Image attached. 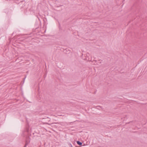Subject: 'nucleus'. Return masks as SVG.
I'll use <instances>...</instances> for the list:
<instances>
[{
	"mask_svg": "<svg viewBox=\"0 0 147 147\" xmlns=\"http://www.w3.org/2000/svg\"><path fill=\"white\" fill-rule=\"evenodd\" d=\"M26 3L25 1H22L20 3V5L21 8H23L25 6Z\"/></svg>",
	"mask_w": 147,
	"mask_h": 147,
	"instance_id": "nucleus-1",
	"label": "nucleus"
},
{
	"mask_svg": "<svg viewBox=\"0 0 147 147\" xmlns=\"http://www.w3.org/2000/svg\"><path fill=\"white\" fill-rule=\"evenodd\" d=\"M68 145L70 147H73V146L72 145V144L71 143H69L68 144Z\"/></svg>",
	"mask_w": 147,
	"mask_h": 147,
	"instance_id": "nucleus-3",
	"label": "nucleus"
},
{
	"mask_svg": "<svg viewBox=\"0 0 147 147\" xmlns=\"http://www.w3.org/2000/svg\"><path fill=\"white\" fill-rule=\"evenodd\" d=\"M94 61H95L96 62V60H94Z\"/></svg>",
	"mask_w": 147,
	"mask_h": 147,
	"instance_id": "nucleus-5",
	"label": "nucleus"
},
{
	"mask_svg": "<svg viewBox=\"0 0 147 147\" xmlns=\"http://www.w3.org/2000/svg\"><path fill=\"white\" fill-rule=\"evenodd\" d=\"M77 143L78 145H79L80 146H82V142H80V141H77Z\"/></svg>",
	"mask_w": 147,
	"mask_h": 147,
	"instance_id": "nucleus-2",
	"label": "nucleus"
},
{
	"mask_svg": "<svg viewBox=\"0 0 147 147\" xmlns=\"http://www.w3.org/2000/svg\"><path fill=\"white\" fill-rule=\"evenodd\" d=\"M26 145H27V144H26L24 146H25H25H26Z\"/></svg>",
	"mask_w": 147,
	"mask_h": 147,
	"instance_id": "nucleus-4",
	"label": "nucleus"
}]
</instances>
